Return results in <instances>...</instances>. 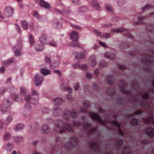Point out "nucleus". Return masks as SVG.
Wrapping results in <instances>:
<instances>
[{
    "label": "nucleus",
    "instance_id": "22",
    "mask_svg": "<svg viewBox=\"0 0 154 154\" xmlns=\"http://www.w3.org/2000/svg\"><path fill=\"white\" fill-rule=\"evenodd\" d=\"M46 37L45 35H43L40 38V42L42 43H44L45 42Z\"/></svg>",
    "mask_w": 154,
    "mask_h": 154
},
{
    "label": "nucleus",
    "instance_id": "26",
    "mask_svg": "<svg viewBox=\"0 0 154 154\" xmlns=\"http://www.w3.org/2000/svg\"><path fill=\"white\" fill-rule=\"evenodd\" d=\"M125 3V0H120L118 1V3L119 5L120 6H122Z\"/></svg>",
    "mask_w": 154,
    "mask_h": 154
},
{
    "label": "nucleus",
    "instance_id": "11",
    "mask_svg": "<svg viewBox=\"0 0 154 154\" xmlns=\"http://www.w3.org/2000/svg\"><path fill=\"white\" fill-rule=\"evenodd\" d=\"M50 129L47 125L43 126L42 128V131L43 133H45L49 132Z\"/></svg>",
    "mask_w": 154,
    "mask_h": 154
},
{
    "label": "nucleus",
    "instance_id": "1",
    "mask_svg": "<svg viewBox=\"0 0 154 154\" xmlns=\"http://www.w3.org/2000/svg\"><path fill=\"white\" fill-rule=\"evenodd\" d=\"M14 12V10L11 7L8 6L5 9V14L7 17H10L13 14Z\"/></svg>",
    "mask_w": 154,
    "mask_h": 154
},
{
    "label": "nucleus",
    "instance_id": "15",
    "mask_svg": "<svg viewBox=\"0 0 154 154\" xmlns=\"http://www.w3.org/2000/svg\"><path fill=\"white\" fill-rule=\"evenodd\" d=\"M123 31L122 29H120L119 28H116L112 29L111 30V32H120Z\"/></svg>",
    "mask_w": 154,
    "mask_h": 154
},
{
    "label": "nucleus",
    "instance_id": "13",
    "mask_svg": "<svg viewBox=\"0 0 154 154\" xmlns=\"http://www.w3.org/2000/svg\"><path fill=\"white\" fill-rule=\"evenodd\" d=\"M146 132L147 134L150 137H152L154 135V133L153 130L152 129H147L146 130Z\"/></svg>",
    "mask_w": 154,
    "mask_h": 154
},
{
    "label": "nucleus",
    "instance_id": "43",
    "mask_svg": "<svg viewBox=\"0 0 154 154\" xmlns=\"http://www.w3.org/2000/svg\"><path fill=\"white\" fill-rule=\"evenodd\" d=\"M78 57H80V58H83L84 57V54H83L82 56H81L80 55V54H79V53H78ZM76 54L77 55H78V54L76 53Z\"/></svg>",
    "mask_w": 154,
    "mask_h": 154
},
{
    "label": "nucleus",
    "instance_id": "50",
    "mask_svg": "<svg viewBox=\"0 0 154 154\" xmlns=\"http://www.w3.org/2000/svg\"><path fill=\"white\" fill-rule=\"evenodd\" d=\"M38 101V100L37 99V100H36L35 103H33L32 101L31 102V103H32V104H36L37 103Z\"/></svg>",
    "mask_w": 154,
    "mask_h": 154
},
{
    "label": "nucleus",
    "instance_id": "9",
    "mask_svg": "<svg viewBox=\"0 0 154 154\" xmlns=\"http://www.w3.org/2000/svg\"><path fill=\"white\" fill-rule=\"evenodd\" d=\"M105 57L108 58L110 60L114 59L115 58V54L113 53H109L107 52L105 55Z\"/></svg>",
    "mask_w": 154,
    "mask_h": 154
},
{
    "label": "nucleus",
    "instance_id": "44",
    "mask_svg": "<svg viewBox=\"0 0 154 154\" xmlns=\"http://www.w3.org/2000/svg\"><path fill=\"white\" fill-rule=\"evenodd\" d=\"M55 11L56 12L59 13H60L61 12L60 10L57 8L55 9Z\"/></svg>",
    "mask_w": 154,
    "mask_h": 154
},
{
    "label": "nucleus",
    "instance_id": "53",
    "mask_svg": "<svg viewBox=\"0 0 154 154\" xmlns=\"http://www.w3.org/2000/svg\"><path fill=\"white\" fill-rule=\"evenodd\" d=\"M68 90H69V92H72V89L71 88H70V87H68Z\"/></svg>",
    "mask_w": 154,
    "mask_h": 154
},
{
    "label": "nucleus",
    "instance_id": "27",
    "mask_svg": "<svg viewBox=\"0 0 154 154\" xmlns=\"http://www.w3.org/2000/svg\"><path fill=\"white\" fill-rule=\"evenodd\" d=\"M49 44L50 45L54 47H56L57 46L56 43L54 41L51 42L49 43Z\"/></svg>",
    "mask_w": 154,
    "mask_h": 154
},
{
    "label": "nucleus",
    "instance_id": "64",
    "mask_svg": "<svg viewBox=\"0 0 154 154\" xmlns=\"http://www.w3.org/2000/svg\"><path fill=\"white\" fill-rule=\"evenodd\" d=\"M120 134H121V135H122L123 134V133L122 132H120Z\"/></svg>",
    "mask_w": 154,
    "mask_h": 154
},
{
    "label": "nucleus",
    "instance_id": "32",
    "mask_svg": "<svg viewBox=\"0 0 154 154\" xmlns=\"http://www.w3.org/2000/svg\"><path fill=\"white\" fill-rule=\"evenodd\" d=\"M45 61L48 63L49 64L50 63L51 60L50 58H48L47 57H45Z\"/></svg>",
    "mask_w": 154,
    "mask_h": 154
},
{
    "label": "nucleus",
    "instance_id": "42",
    "mask_svg": "<svg viewBox=\"0 0 154 154\" xmlns=\"http://www.w3.org/2000/svg\"><path fill=\"white\" fill-rule=\"evenodd\" d=\"M32 94L36 95H37L38 94V93L37 91L33 90L32 91Z\"/></svg>",
    "mask_w": 154,
    "mask_h": 154
},
{
    "label": "nucleus",
    "instance_id": "39",
    "mask_svg": "<svg viewBox=\"0 0 154 154\" xmlns=\"http://www.w3.org/2000/svg\"><path fill=\"white\" fill-rule=\"evenodd\" d=\"M30 99L31 98L29 96H27V97H26L25 98V100L26 101L30 100Z\"/></svg>",
    "mask_w": 154,
    "mask_h": 154
},
{
    "label": "nucleus",
    "instance_id": "21",
    "mask_svg": "<svg viewBox=\"0 0 154 154\" xmlns=\"http://www.w3.org/2000/svg\"><path fill=\"white\" fill-rule=\"evenodd\" d=\"M14 51L16 56L19 57L20 55V50L17 49H15L14 50Z\"/></svg>",
    "mask_w": 154,
    "mask_h": 154
},
{
    "label": "nucleus",
    "instance_id": "36",
    "mask_svg": "<svg viewBox=\"0 0 154 154\" xmlns=\"http://www.w3.org/2000/svg\"><path fill=\"white\" fill-rule=\"evenodd\" d=\"M83 105L85 107H88L90 105V103L89 102L86 101L83 103Z\"/></svg>",
    "mask_w": 154,
    "mask_h": 154
},
{
    "label": "nucleus",
    "instance_id": "46",
    "mask_svg": "<svg viewBox=\"0 0 154 154\" xmlns=\"http://www.w3.org/2000/svg\"><path fill=\"white\" fill-rule=\"evenodd\" d=\"M79 88V86L77 85H76L74 87V88L75 90H77Z\"/></svg>",
    "mask_w": 154,
    "mask_h": 154
},
{
    "label": "nucleus",
    "instance_id": "14",
    "mask_svg": "<svg viewBox=\"0 0 154 154\" xmlns=\"http://www.w3.org/2000/svg\"><path fill=\"white\" fill-rule=\"evenodd\" d=\"M14 62L13 59L9 60H5L3 62V64L5 65H8L10 64L11 63Z\"/></svg>",
    "mask_w": 154,
    "mask_h": 154
},
{
    "label": "nucleus",
    "instance_id": "16",
    "mask_svg": "<svg viewBox=\"0 0 154 154\" xmlns=\"http://www.w3.org/2000/svg\"><path fill=\"white\" fill-rule=\"evenodd\" d=\"M13 119V116H9L7 118V120L5 122L6 125H8L12 121Z\"/></svg>",
    "mask_w": 154,
    "mask_h": 154
},
{
    "label": "nucleus",
    "instance_id": "20",
    "mask_svg": "<svg viewBox=\"0 0 154 154\" xmlns=\"http://www.w3.org/2000/svg\"><path fill=\"white\" fill-rule=\"evenodd\" d=\"M11 137L10 135L9 134H6L4 136V140L5 141H8Z\"/></svg>",
    "mask_w": 154,
    "mask_h": 154
},
{
    "label": "nucleus",
    "instance_id": "54",
    "mask_svg": "<svg viewBox=\"0 0 154 154\" xmlns=\"http://www.w3.org/2000/svg\"><path fill=\"white\" fill-rule=\"evenodd\" d=\"M33 154H40V153L36 151H35L33 153Z\"/></svg>",
    "mask_w": 154,
    "mask_h": 154
},
{
    "label": "nucleus",
    "instance_id": "35",
    "mask_svg": "<svg viewBox=\"0 0 154 154\" xmlns=\"http://www.w3.org/2000/svg\"><path fill=\"white\" fill-rule=\"evenodd\" d=\"M86 77L87 79H90L91 77V75L89 73H87L86 75Z\"/></svg>",
    "mask_w": 154,
    "mask_h": 154
},
{
    "label": "nucleus",
    "instance_id": "24",
    "mask_svg": "<svg viewBox=\"0 0 154 154\" xmlns=\"http://www.w3.org/2000/svg\"><path fill=\"white\" fill-rule=\"evenodd\" d=\"M5 148L6 150L8 151H10L12 149V147L11 145L9 143H8L5 146Z\"/></svg>",
    "mask_w": 154,
    "mask_h": 154
},
{
    "label": "nucleus",
    "instance_id": "40",
    "mask_svg": "<svg viewBox=\"0 0 154 154\" xmlns=\"http://www.w3.org/2000/svg\"><path fill=\"white\" fill-rule=\"evenodd\" d=\"M54 72L57 73V74H58L60 75V72L58 70H55L54 71Z\"/></svg>",
    "mask_w": 154,
    "mask_h": 154
},
{
    "label": "nucleus",
    "instance_id": "38",
    "mask_svg": "<svg viewBox=\"0 0 154 154\" xmlns=\"http://www.w3.org/2000/svg\"><path fill=\"white\" fill-rule=\"evenodd\" d=\"M4 19V17L2 16L1 13L0 12V21L3 20Z\"/></svg>",
    "mask_w": 154,
    "mask_h": 154
},
{
    "label": "nucleus",
    "instance_id": "2",
    "mask_svg": "<svg viewBox=\"0 0 154 154\" xmlns=\"http://www.w3.org/2000/svg\"><path fill=\"white\" fill-rule=\"evenodd\" d=\"M43 81V78L40 75H37L35 76L34 84L36 86L41 85Z\"/></svg>",
    "mask_w": 154,
    "mask_h": 154
},
{
    "label": "nucleus",
    "instance_id": "51",
    "mask_svg": "<svg viewBox=\"0 0 154 154\" xmlns=\"http://www.w3.org/2000/svg\"><path fill=\"white\" fill-rule=\"evenodd\" d=\"M114 124L116 125V126H117L118 127H119L120 126V125H119V124L117 122H115V123Z\"/></svg>",
    "mask_w": 154,
    "mask_h": 154
},
{
    "label": "nucleus",
    "instance_id": "62",
    "mask_svg": "<svg viewBox=\"0 0 154 154\" xmlns=\"http://www.w3.org/2000/svg\"><path fill=\"white\" fill-rule=\"evenodd\" d=\"M119 68H121V69H124V67H120V66H119Z\"/></svg>",
    "mask_w": 154,
    "mask_h": 154
},
{
    "label": "nucleus",
    "instance_id": "4",
    "mask_svg": "<svg viewBox=\"0 0 154 154\" xmlns=\"http://www.w3.org/2000/svg\"><path fill=\"white\" fill-rule=\"evenodd\" d=\"M94 32L100 38H107L110 37V34L108 33H105L103 34L101 32L97 30H94Z\"/></svg>",
    "mask_w": 154,
    "mask_h": 154
},
{
    "label": "nucleus",
    "instance_id": "47",
    "mask_svg": "<svg viewBox=\"0 0 154 154\" xmlns=\"http://www.w3.org/2000/svg\"><path fill=\"white\" fill-rule=\"evenodd\" d=\"M11 78H9L7 81V82H11Z\"/></svg>",
    "mask_w": 154,
    "mask_h": 154
},
{
    "label": "nucleus",
    "instance_id": "63",
    "mask_svg": "<svg viewBox=\"0 0 154 154\" xmlns=\"http://www.w3.org/2000/svg\"><path fill=\"white\" fill-rule=\"evenodd\" d=\"M95 72H98V69H96L95 70Z\"/></svg>",
    "mask_w": 154,
    "mask_h": 154
},
{
    "label": "nucleus",
    "instance_id": "49",
    "mask_svg": "<svg viewBox=\"0 0 154 154\" xmlns=\"http://www.w3.org/2000/svg\"><path fill=\"white\" fill-rule=\"evenodd\" d=\"M20 7L21 8H23V5L21 3L20 4Z\"/></svg>",
    "mask_w": 154,
    "mask_h": 154
},
{
    "label": "nucleus",
    "instance_id": "18",
    "mask_svg": "<svg viewBox=\"0 0 154 154\" xmlns=\"http://www.w3.org/2000/svg\"><path fill=\"white\" fill-rule=\"evenodd\" d=\"M138 120L135 119H134L132 120L131 121V124L133 125H136L138 124Z\"/></svg>",
    "mask_w": 154,
    "mask_h": 154
},
{
    "label": "nucleus",
    "instance_id": "17",
    "mask_svg": "<svg viewBox=\"0 0 154 154\" xmlns=\"http://www.w3.org/2000/svg\"><path fill=\"white\" fill-rule=\"evenodd\" d=\"M23 126L22 124H19L17 125L16 126L15 130H20L23 129Z\"/></svg>",
    "mask_w": 154,
    "mask_h": 154
},
{
    "label": "nucleus",
    "instance_id": "23",
    "mask_svg": "<svg viewBox=\"0 0 154 154\" xmlns=\"http://www.w3.org/2000/svg\"><path fill=\"white\" fill-rule=\"evenodd\" d=\"M22 26L24 29H27V23L25 21H23L21 23Z\"/></svg>",
    "mask_w": 154,
    "mask_h": 154
},
{
    "label": "nucleus",
    "instance_id": "55",
    "mask_svg": "<svg viewBox=\"0 0 154 154\" xmlns=\"http://www.w3.org/2000/svg\"><path fill=\"white\" fill-rule=\"evenodd\" d=\"M11 154H17V153L15 151H14Z\"/></svg>",
    "mask_w": 154,
    "mask_h": 154
},
{
    "label": "nucleus",
    "instance_id": "30",
    "mask_svg": "<svg viewBox=\"0 0 154 154\" xmlns=\"http://www.w3.org/2000/svg\"><path fill=\"white\" fill-rule=\"evenodd\" d=\"M142 97V98L144 99H147L149 97V95L148 94H143Z\"/></svg>",
    "mask_w": 154,
    "mask_h": 154
},
{
    "label": "nucleus",
    "instance_id": "41",
    "mask_svg": "<svg viewBox=\"0 0 154 154\" xmlns=\"http://www.w3.org/2000/svg\"><path fill=\"white\" fill-rule=\"evenodd\" d=\"M71 116L72 117H75L76 116L75 112H72L71 114Z\"/></svg>",
    "mask_w": 154,
    "mask_h": 154
},
{
    "label": "nucleus",
    "instance_id": "45",
    "mask_svg": "<svg viewBox=\"0 0 154 154\" xmlns=\"http://www.w3.org/2000/svg\"><path fill=\"white\" fill-rule=\"evenodd\" d=\"M145 17H144V16L140 17H138V19L139 20H143L144 19Z\"/></svg>",
    "mask_w": 154,
    "mask_h": 154
},
{
    "label": "nucleus",
    "instance_id": "58",
    "mask_svg": "<svg viewBox=\"0 0 154 154\" xmlns=\"http://www.w3.org/2000/svg\"><path fill=\"white\" fill-rule=\"evenodd\" d=\"M121 91L122 92H123L124 93H126V91H124L123 90H121Z\"/></svg>",
    "mask_w": 154,
    "mask_h": 154
},
{
    "label": "nucleus",
    "instance_id": "33",
    "mask_svg": "<svg viewBox=\"0 0 154 154\" xmlns=\"http://www.w3.org/2000/svg\"><path fill=\"white\" fill-rule=\"evenodd\" d=\"M33 16L36 18H38L39 17V15L38 13L37 12L35 11L34 12L33 14Z\"/></svg>",
    "mask_w": 154,
    "mask_h": 154
},
{
    "label": "nucleus",
    "instance_id": "31",
    "mask_svg": "<svg viewBox=\"0 0 154 154\" xmlns=\"http://www.w3.org/2000/svg\"><path fill=\"white\" fill-rule=\"evenodd\" d=\"M25 108L27 109H31V107L29 105V103H27L25 106Z\"/></svg>",
    "mask_w": 154,
    "mask_h": 154
},
{
    "label": "nucleus",
    "instance_id": "59",
    "mask_svg": "<svg viewBox=\"0 0 154 154\" xmlns=\"http://www.w3.org/2000/svg\"><path fill=\"white\" fill-rule=\"evenodd\" d=\"M59 24V25H60V26H57V27L58 28H60V27H61V24H60V23H59V24Z\"/></svg>",
    "mask_w": 154,
    "mask_h": 154
},
{
    "label": "nucleus",
    "instance_id": "7",
    "mask_svg": "<svg viewBox=\"0 0 154 154\" xmlns=\"http://www.w3.org/2000/svg\"><path fill=\"white\" fill-rule=\"evenodd\" d=\"M11 105V102L10 100L8 99H5L3 102V105L4 107L8 108Z\"/></svg>",
    "mask_w": 154,
    "mask_h": 154
},
{
    "label": "nucleus",
    "instance_id": "25",
    "mask_svg": "<svg viewBox=\"0 0 154 154\" xmlns=\"http://www.w3.org/2000/svg\"><path fill=\"white\" fill-rule=\"evenodd\" d=\"M93 5L95 8L97 9H99L100 8L99 5L97 2H94L93 3Z\"/></svg>",
    "mask_w": 154,
    "mask_h": 154
},
{
    "label": "nucleus",
    "instance_id": "56",
    "mask_svg": "<svg viewBox=\"0 0 154 154\" xmlns=\"http://www.w3.org/2000/svg\"><path fill=\"white\" fill-rule=\"evenodd\" d=\"M99 66L100 67H102L103 66H102V65H101V63H100L99 64Z\"/></svg>",
    "mask_w": 154,
    "mask_h": 154
},
{
    "label": "nucleus",
    "instance_id": "29",
    "mask_svg": "<svg viewBox=\"0 0 154 154\" xmlns=\"http://www.w3.org/2000/svg\"><path fill=\"white\" fill-rule=\"evenodd\" d=\"M29 42L31 45H33L34 43V39L31 36H30L29 37Z\"/></svg>",
    "mask_w": 154,
    "mask_h": 154
},
{
    "label": "nucleus",
    "instance_id": "28",
    "mask_svg": "<svg viewBox=\"0 0 154 154\" xmlns=\"http://www.w3.org/2000/svg\"><path fill=\"white\" fill-rule=\"evenodd\" d=\"M59 63L58 62H54L50 65L51 66L53 67H56L58 65Z\"/></svg>",
    "mask_w": 154,
    "mask_h": 154
},
{
    "label": "nucleus",
    "instance_id": "61",
    "mask_svg": "<svg viewBox=\"0 0 154 154\" xmlns=\"http://www.w3.org/2000/svg\"><path fill=\"white\" fill-rule=\"evenodd\" d=\"M18 96H17V97H16V100L17 101H18V99H17V98H18Z\"/></svg>",
    "mask_w": 154,
    "mask_h": 154
},
{
    "label": "nucleus",
    "instance_id": "10",
    "mask_svg": "<svg viewBox=\"0 0 154 154\" xmlns=\"http://www.w3.org/2000/svg\"><path fill=\"white\" fill-rule=\"evenodd\" d=\"M35 49L37 51H41L43 50V46L41 43H38L35 45Z\"/></svg>",
    "mask_w": 154,
    "mask_h": 154
},
{
    "label": "nucleus",
    "instance_id": "37",
    "mask_svg": "<svg viewBox=\"0 0 154 154\" xmlns=\"http://www.w3.org/2000/svg\"><path fill=\"white\" fill-rule=\"evenodd\" d=\"M5 71V69L3 67H2L0 68V72L3 73Z\"/></svg>",
    "mask_w": 154,
    "mask_h": 154
},
{
    "label": "nucleus",
    "instance_id": "6",
    "mask_svg": "<svg viewBox=\"0 0 154 154\" xmlns=\"http://www.w3.org/2000/svg\"><path fill=\"white\" fill-rule=\"evenodd\" d=\"M40 5L45 8L49 9L51 8L50 5L44 0H41L39 2Z\"/></svg>",
    "mask_w": 154,
    "mask_h": 154
},
{
    "label": "nucleus",
    "instance_id": "52",
    "mask_svg": "<svg viewBox=\"0 0 154 154\" xmlns=\"http://www.w3.org/2000/svg\"><path fill=\"white\" fill-rule=\"evenodd\" d=\"M141 113L140 112V111H137L136 112L135 114H140Z\"/></svg>",
    "mask_w": 154,
    "mask_h": 154
},
{
    "label": "nucleus",
    "instance_id": "60",
    "mask_svg": "<svg viewBox=\"0 0 154 154\" xmlns=\"http://www.w3.org/2000/svg\"><path fill=\"white\" fill-rule=\"evenodd\" d=\"M143 120L145 122H146V123H148L149 122L148 121H146L144 119H143Z\"/></svg>",
    "mask_w": 154,
    "mask_h": 154
},
{
    "label": "nucleus",
    "instance_id": "12",
    "mask_svg": "<svg viewBox=\"0 0 154 154\" xmlns=\"http://www.w3.org/2000/svg\"><path fill=\"white\" fill-rule=\"evenodd\" d=\"M53 101L55 104L58 105L62 103V99L60 98L57 97L54 99Z\"/></svg>",
    "mask_w": 154,
    "mask_h": 154
},
{
    "label": "nucleus",
    "instance_id": "48",
    "mask_svg": "<svg viewBox=\"0 0 154 154\" xmlns=\"http://www.w3.org/2000/svg\"><path fill=\"white\" fill-rule=\"evenodd\" d=\"M70 11H66H66H64V12L65 13H66V14H68L69 13H70Z\"/></svg>",
    "mask_w": 154,
    "mask_h": 154
},
{
    "label": "nucleus",
    "instance_id": "57",
    "mask_svg": "<svg viewBox=\"0 0 154 154\" xmlns=\"http://www.w3.org/2000/svg\"><path fill=\"white\" fill-rule=\"evenodd\" d=\"M76 0H72V2H73V3H75V4H77V3H76V2H75V1H76Z\"/></svg>",
    "mask_w": 154,
    "mask_h": 154
},
{
    "label": "nucleus",
    "instance_id": "19",
    "mask_svg": "<svg viewBox=\"0 0 154 154\" xmlns=\"http://www.w3.org/2000/svg\"><path fill=\"white\" fill-rule=\"evenodd\" d=\"M106 8L109 11L111 12H113L114 11L113 9L111 7V6L109 4L107 5H106Z\"/></svg>",
    "mask_w": 154,
    "mask_h": 154
},
{
    "label": "nucleus",
    "instance_id": "34",
    "mask_svg": "<svg viewBox=\"0 0 154 154\" xmlns=\"http://www.w3.org/2000/svg\"><path fill=\"white\" fill-rule=\"evenodd\" d=\"M99 43L103 47H106V44L104 42H99Z\"/></svg>",
    "mask_w": 154,
    "mask_h": 154
},
{
    "label": "nucleus",
    "instance_id": "5",
    "mask_svg": "<svg viewBox=\"0 0 154 154\" xmlns=\"http://www.w3.org/2000/svg\"><path fill=\"white\" fill-rule=\"evenodd\" d=\"M78 37V34L75 31H73L71 33L70 38L73 41L76 42Z\"/></svg>",
    "mask_w": 154,
    "mask_h": 154
},
{
    "label": "nucleus",
    "instance_id": "3",
    "mask_svg": "<svg viewBox=\"0 0 154 154\" xmlns=\"http://www.w3.org/2000/svg\"><path fill=\"white\" fill-rule=\"evenodd\" d=\"M89 116L92 119L97 121L101 123H103V122L100 119L99 116L96 113H91L89 114Z\"/></svg>",
    "mask_w": 154,
    "mask_h": 154
},
{
    "label": "nucleus",
    "instance_id": "8",
    "mask_svg": "<svg viewBox=\"0 0 154 154\" xmlns=\"http://www.w3.org/2000/svg\"><path fill=\"white\" fill-rule=\"evenodd\" d=\"M40 72L43 75H46L51 74V71L48 69L43 68L41 69Z\"/></svg>",
    "mask_w": 154,
    "mask_h": 154
}]
</instances>
